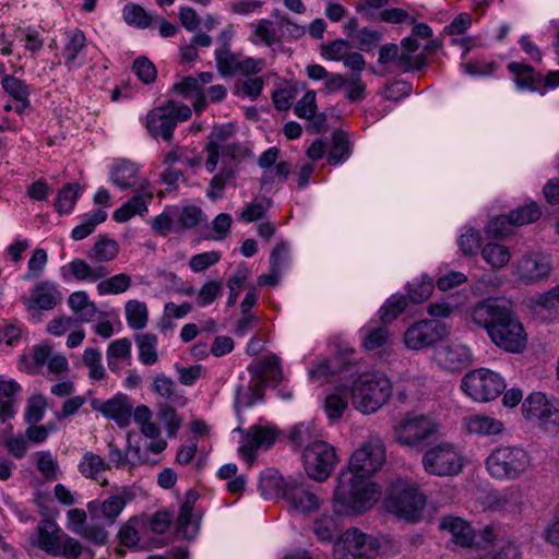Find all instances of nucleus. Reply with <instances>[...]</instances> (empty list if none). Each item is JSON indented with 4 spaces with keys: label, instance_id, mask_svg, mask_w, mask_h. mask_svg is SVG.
<instances>
[{
    "label": "nucleus",
    "instance_id": "nucleus-1",
    "mask_svg": "<svg viewBox=\"0 0 559 559\" xmlns=\"http://www.w3.org/2000/svg\"><path fill=\"white\" fill-rule=\"evenodd\" d=\"M472 322L487 331L491 342L510 353H521L526 346V333L515 312L497 299L476 304L471 311Z\"/></svg>",
    "mask_w": 559,
    "mask_h": 559
},
{
    "label": "nucleus",
    "instance_id": "nucleus-2",
    "mask_svg": "<svg viewBox=\"0 0 559 559\" xmlns=\"http://www.w3.org/2000/svg\"><path fill=\"white\" fill-rule=\"evenodd\" d=\"M348 522L349 474L348 469H342L331 499V514H323L312 523V532L319 542H334V559H349Z\"/></svg>",
    "mask_w": 559,
    "mask_h": 559
},
{
    "label": "nucleus",
    "instance_id": "nucleus-3",
    "mask_svg": "<svg viewBox=\"0 0 559 559\" xmlns=\"http://www.w3.org/2000/svg\"><path fill=\"white\" fill-rule=\"evenodd\" d=\"M392 383L380 371H364L355 377L352 373V403L362 414H372L391 397Z\"/></svg>",
    "mask_w": 559,
    "mask_h": 559
},
{
    "label": "nucleus",
    "instance_id": "nucleus-4",
    "mask_svg": "<svg viewBox=\"0 0 559 559\" xmlns=\"http://www.w3.org/2000/svg\"><path fill=\"white\" fill-rule=\"evenodd\" d=\"M440 429V424L425 414L408 413L393 426L394 440L402 447L423 450Z\"/></svg>",
    "mask_w": 559,
    "mask_h": 559
},
{
    "label": "nucleus",
    "instance_id": "nucleus-5",
    "mask_svg": "<svg viewBox=\"0 0 559 559\" xmlns=\"http://www.w3.org/2000/svg\"><path fill=\"white\" fill-rule=\"evenodd\" d=\"M531 466L528 453L520 447H500L486 459L489 475L499 480L519 479Z\"/></svg>",
    "mask_w": 559,
    "mask_h": 559
},
{
    "label": "nucleus",
    "instance_id": "nucleus-6",
    "mask_svg": "<svg viewBox=\"0 0 559 559\" xmlns=\"http://www.w3.org/2000/svg\"><path fill=\"white\" fill-rule=\"evenodd\" d=\"M389 512L408 522H417L426 504V497L418 487L405 480L394 483L385 500Z\"/></svg>",
    "mask_w": 559,
    "mask_h": 559
},
{
    "label": "nucleus",
    "instance_id": "nucleus-7",
    "mask_svg": "<svg viewBox=\"0 0 559 559\" xmlns=\"http://www.w3.org/2000/svg\"><path fill=\"white\" fill-rule=\"evenodd\" d=\"M191 117L189 106L168 100L166 104L151 109L145 117V128L155 139L170 141L177 123L186 121Z\"/></svg>",
    "mask_w": 559,
    "mask_h": 559
},
{
    "label": "nucleus",
    "instance_id": "nucleus-8",
    "mask_svg": "<svg viewBox=\"0 0 559 559\" xmlns=\"http://www.w3.org/2000/svg\"><path fill=\"white\" fill-rule=\"evenodd\" d=\"M421 463L426 473L449 477L461 473L464 456L454 443L442 440L424 452Z\"/></svg>",
    "mask_w": 559,
    "mask_h": 559
},
{
    "label": "nucleus",
    "instance_id": "nucleus-9",
    "mask_svg": "<svg viewBox=\"0 0 559 559\" xmlns=\"http://www.w3.org/2000/svg\"><path fill=\"white\" fill-rule=\"evenodd\" d=\"M504 379L487 368L467 372L461 383L462 390L477 402H489L498 397L506 389Z\"/></svg>",
    "mask_w": 559,
    "mask_h": 559
},
{
    "label": "nucleus",
    "instance_id": "nucleus-10",
    "mask_svg": "<svg viewBox=\"0 0 559 559\" xmlns=\"http://www.w3.org/2000/svg\"><path fill=\"white\" fill-rule=\"evenodd\" d=\"M248 370L255 382L253 388H249L250 393H239L237 401L243 406H251L262 399V388L265 383H278L283 378L280 359L275 355L260 359L255 365L249 366Z\"/></svg>",
    "mask_w": 559,
    "mask_h": 559
},
{
    "label": "nucleus",
    "instance_id": "nucleus-11",
    "mask_svg": "<svg viewBox=\"0 0 559 559\" xmlns=\"http://www.w3.org/2000/svg\"><path fill=\"white\" fill-rule=\"evenodd\" d=\"M522 413L525 419L537 421L545 430L559 432V400L534 392L524 400Z\"/></svg>",
    "mask_w": 559,
    "mask_h": 559
},
{
    "label": "nucleus",
    "instance_id": "nucleus-12",
    "mask_svg": "<svg viewBox=\"0 0 559 559\" xmlns=\"http://www.w3.org/2000/svg\"><path fill=\"white\" fill-rule=\"evenodd\" d=\"M386 461V451L382 439L370 436L354 453H352V475L372 477Z\"/></svg>",
    "mask_w": 559,
    "mask_h": 559
},
{
    "label": "nucleus",
    "instance_id": "nucleus-13",
    "mask_svg": "<svg viewBox=\"0 0 559 559\" xmlns=\"http://www.w3.org/2000/svg\"><path fill=\"white\" fill-rule=\"evenodd\" d=\"M302 460L307 475L317 481H324L334 469L337 456L331 444L316 440L304 450Z\"/></svg>",
    "mask_w": 559,
    "mask_h": 559
},
{
    "label": "nucleus",
    "instance_id": "nucleus-14",
    "mask_svg": "<svg viewBox=\"0 0 559 559\" xmlns=\"http://www.w3.org/2000/svg\"><path fill=\"white\" fill-rule=\"evenodd\" d=\"M134 498L128 487L118 488L114 493L103 501L93 500L87 503V512L92 520L104 531L115 524L122 510Z\"/></svg>",
    "mask_w": 559,
    "mask_h": 559
},
{
    "label": "nucleus",
    "instance_id": "nucleus-15",
    "mask_svg": "<svg viewBox=\"0 0 559 559\" xmlns=\"http://www.w3.org/2000/svg\"><path fill=\"white\" fill-rule=\"evenodd\" d=\"M449 334L448 325L437 319L414 322L404 333V344L408 349L421 350L432 346Z\"/></svg>",
    "mask_w": 559,
    "mask_h": 559
},
{
    "label": "nucleus",
    "instance_id": "nucleus-16",
    "mask_svg": "<svg viewBox=\"0 0 559 559\" xmlns=\"http://www.w3.org/2000/svg\"><path fill=\"white\" fill-rule=\"evenodd\" d=\"M285 501L294 511L309 515L321 508L322 500L302 477H288Z\"/></svg>",
    "mask_w": 559,
    "mask_h": 559
},
{
    "label": "nucleus",
    "instance_id": "nucleus-17",
    "mask_svg": "<svg viewBox=\"0 0 559 559\" xmlns=\"http://www.w3.org/2000/svg\"><path fill=\"white\" fill-rule=\"evenodd\" d=\"M23 305L29 311H49L62 301V293L57 283L50 280L37 282L28 296L22 298Z\"/></svg>",
    "mask_w": 559,
    "mask_h": 559
},
{
    "label": "nucleus",
    "instance_id": "nucleus-18",
    "mask_svg": "<svg viewBox=\"0 0 559 559\" xmlns=\"http://www.w3.org/2000/svg\"><path fill=\"white\" fill-rule=\"evenodd\" d=\"M239 447L240 455L248 462L254 459V451L258 449H269L277 438V430L274 426L253 425L249 429L242 431Z\"/></svg>",
    "mask_w": 559,
    "mask_h": 559
},
{
    "label": "nucleus",
    "instance_id": "nucleus-19",
    "mask_svg": "<svg viewBox=\"0 0 559 559\" xmlns=\"http://www.w3.org/2000/svg\"><path fill=\"white\" fill-rule=\"evenodd\" d=\"M432 359L440 368L457 372L473 362V354L466 345L452 342L437 347Z\"/></svg>",
    "mask_w": 559,
    "mask_h": 559
},
{
    "label": "nucleus",
    "instance_id": "nucleus-20",
    "mask_svg": "<svg viewBox=\"0 0 559 559\" xmlns=\"http://www.w3.org/2000/svg\"><path fill=\"white\" fill-rule=\"evenodd\" d=\"M552 270L551 260L542 253L523 255L516 263V276L524 284H535L547 278Z\"/></svg>",
    "mask_w": 559,
    "mask_h": 559
},
{
    "label": "nucleus",
    "instance_id": "nucleus-21",
    "mask_svg": "<svg viewBox=\"0 0 559 559\" xmlns=\"http://www.w3.org/2000/svg\"><path fill=\"white\" fill-rule=\"evenodd\" d=\"M380 497V487L371 480V477L352 475V514L370 510Z\"/></svg>",
    "mask_w": 559,
    "mask_h": 559
},
{
    "label": "nucleus",
    "instance_id": "nucleus-22",
    "mask_svg": "<svg viewBox=\"0 0 559 559\" xmlns=\"http://www.w3.org/2000/svg\"><path fill=\"white\" fill-rule=\"evenodd\" d=\"M135 194L117 209L112 218L118 223H126L135 215L143 216L147 213V204L153 200V190L147 180H142Z\"/></svg>",
    "mask_w": 559,
    "mask_h": 559
},
{
    "label": "nucleus",
    "instance_id": "nucleus-23",
    "mask_svg": "<svg viewBox=\"0 0 559 559\" xmlns=\"http://www.w3.org/2000/svg\"><path fill=\"white\" fill-rule=\"evenodd\" d=\"M87 513L82 509H71L67 512L71 531L94 544H105L108 538V532L104 531L103 526H98L91 516L87 521Z\"/></svg>",
    "mask_w": 559,
    "mask_h": 559
},
{
    "label": "nucleus",
    "instance_id": "nucleus-24",
    "mask_svg": "<svg viewBox=\"0 0 559 559\" xmlns=\"http://www.w3.org/2000/svg\"><path fill=\"white\" fill-rule=\"evenodd\" d=\"M478 547L492 545L491 549L479 557V559H519L520 551L515 544L509 540H497L493 527L486 526L479 534L476 542Z\"/></svg>",
    "mask_w": 559,
    "mask_h": 559
},
{
    "label": "nucleus",
    "instance_id": "nucleus-25",
    "mask_svg": "<svg viewBox=\"0 0 559 559\" xmlns=\"http://www.w3.org/2000/svg\"><path fill=\"white\" fill-rule=\"evenodd\" d=\"M62 531L50 520H41L36 528V535L32 538L35 546L51 556H60L59 543Z\"/></svg>",
    "mask_w": 559,
    "mask_h": 559
},
{
    "label": "nucleus",
    "instance_id": "nucleus-26",
    "mask_svg": "<svg viewBox=\"0 0 559 559\" xmlns=\"http://www.w3.org/2000/svg\"><path fill=\"white\" fill-rule=\"evenodd\" d=\"M132 435L129 432L127 436L128 441V453L119 449L112 442L108 443V463L112 464L116 468L131 467L135 464L147 463L148 456L146 453H142L139 445L131 444Z\"/></svg>",
    "mask_w": 559,
    "mask_h": 559
},
{
    "label": "nucleus",
    "instance_id": "nucleus-27",
    "mask_svg": "<svg viewBox=\"0 0 559 559\" xmlns=\"http://www.w3.org/2000/svg\"><path fill=\"white\" fill-rule=\"evenodd\" d=\"M94 409L115 420L120 427H127L130 424L132 405L124 395H116L106 402H95Z\"/></svg>",
    "mask_w": 559,
    "mask_h": 559
},
{
    "label": "nucleus",
    "instance_id": "nucleus-28",
    "mask_svg": "<svg viewBox=\"0 0 559 559\" xmlns=\"http://www.w3.org/2000/svg\"><path fill=\"white\" fill-rule=\"evenodd\" d=\"M86 38L82 31L67 33V43L62 50L64 64L69 70L81 68L85 63Z\"/></svg>",
    "mask_w": 559,
    "mask_h": 559
},
{
    "label": "nucleus",
    "instance_id": "nucleus-29",
    "mask_svg": "<svg viewBox=\"0 0 559 559\" xmlns=\"http://www.w3.org/2000/svg\"><path fill=\"white\" fill-rule=\"evenodd\" d=\"M230 29L223 31L219 36L221 46L215 50V61L218 72L223 76L238 74L241 57L229 49L228 40L231 38Z\"/></svg>",
    "mask_w": 559,
    "mask_h": 559
},
{
    "label": "nucleus",
    "instance_id": "nucleus-30",
    "mask_svg": "<svg viewBox=\"0 0 559 559\" xmlns=\"http://www.w3.org/2000/svg\"><path fill=\"white\" fill-rule=\"evenodd\" d=\"M440 530L451 535V540L461 547H471L475 540V532L471 524L461 518L444 516L439 524Z\"/></svg>",
    "mask_w": 559,
    "mask_h": 559
},
{
    "label": "nucleus",
    "instance_id": "nucleus-31",
    "mask_svg": "<svg viewBox=\"0 0 559 559\" xmlns=\"http://www.w3.org/2000/svg\"><path fill=\"white\" fill-rule=\"evenodd\" d=\"M68 270L75 280L80 282L96 283L109 274V270L104 265H91L83 259H73L66 266L61 267L62 277L66 278Z\"/></svg>",
    "mask_w": 559,
    "mask_h": 559
},
{
    "label": "nucleus",
    "instance_id": "nucleus-32",
    "mask_svg": "<svg viewBox=\"0 0 559 559\" xmlns=\"http://www.w3.org/2000/svg\"><path fill=\"white\" fill-rule=\"evenodd\" d=\"M508 70L514 75V82L519 90L540 92L543 76L532 66L520 62H510Z\"/></svg>",
    "mask_w": 559,
    "mask_h": 559
},
{
    "label": "nucleus",
    "instance_id": "nucleus-33",
    "mask_svg": "<svg viewBox=\"0 0 559 559\" xmlns=\"http://www.w3.org/2000/svg\"><path fill=\"white\" fill-rule=\"evenodd\" d=\"M349 364V354L347 349L335 352L334 356L326 362L320 364L309 371L313 381L325 380L346 369Z\"/></svg>",
    "mask_w": 559,
    "mask_h": 559
},
{
    "label": "nucleus",
    "instance_id": "nucleus-34",
    "mask_svg": "<svg viewBox=\"0 0 559 559\" xmlns=\"http://www.w3.org/2000/svg\"><path fill=\"white\" fill-rule=\"evenodd\" d=\"M380 544L376 537L352 527V559H376Z\"/></svg>",
    "mask_w": 559,
    "mask_h": 559
},
{
    "label": "nucleus",
    "instance_id": "nucleus-35",
    "mask_svg": "<svg viewBox=\"0 0 559 559\" xmlns=\"http://www.w3.org/2000/svg\"><path fill=\"white\" fill-rule=\"evenodd\" d=\"M131 341L127 337L112 341L106 352L107 365L112 372H120L131 361Z\"/></svg>",
    "mask_w": 559,
    "mask_h": 559
},
{
    "label": "nucleus",
    "instance_id": "nucleus-36",
    "mask_svg": "<svg viewBox=\"0 0 559 559\" xmlns=\"http://www.w3.org/2000/svg\"><path fill=\"white\" fill-rule=\"evenodd\" d=\"M20 392L21 385L16 381L0 377V420L2 423L15 416V396Z\"/></svg>",
    "mask_w": 559,
    "mask_h": 559
},
{
    "label": "nucleus",
    "instance_id": "nucleus-37",
    "mask_svg": "<svg viewBox=\"0 0 559 559\" xmlns=\"http://www.w3.org/2000/svg\"><path fill=\"white\" fill-rule=\"evenodd\" d=\"M138 348V359L144 366H153L158 362V338L151 332L134 335Z\"/></svg>",
    "mask_w": 559,
    "mask_h": 559
},
{
    "label": "nucleus",
    "instance_id": "nucleus-38",
    "mask_svg": "<svg viewBox=\"0 0 559 559\" xmlns=\"http://www.w3.org/2000/svg\"><path fill=\"white\" fill-rule=\"evenodd\" d=\"M110 179L114 185L120 189H136L143 180L138 176V168L134 164L121 160L115 164L110 173Z\"/></svg>",
    "mask_w": 559,
    "mask_h": 559
},
{
    "label": "nucleus",
    "instance_id": "nucleus-39",
    "mask_svg": "<svg viewBox=\"0 0 559 559\" xmlns=\"http://www.w3.org/2000/svg\"><path fill=\"white\" fill-rule=\"evenodd\" d=\"M287 479H285L277 471L266 469L261 474L259 489L265 499L282 497L285 499Z\"/></svg>",
    "mask_w": 559,
    "mask_h": 559
},
{
    "label": "nucleus",
    "instance_id": "nucleus-40",
    "mask_svg": "<svg viewBox=\"0 0 559 559\" xmlns=\"http://www.w3.org/2000/svg\"><path fill=\"white\" fill-rule=\"evenodd\" d=\"M463 426L469 433L490 436L502 431L503 424L486 415H472L463 418Z\"/></svg>",
    "mask_w": 559,
    "mask_h": 559
},
{
    "label": "nucleus",
    "instance_id": "nucleus-41",
    "mask_svg": "<svg viewBox=\"0 0 559 559\" xmlns=\"http://www.w3.org/2000/svg\"><path fill=\"white\" fill-rule=\"evenodd\" d=\"M174 91L178 94L183 95L186 98L194 97L193 108L195 112H201L206 107V98L204 91L199 83V80L192 76L181 79L179 82L174 84Z\"/></svg>",
    "mask_w": 559,
    "mask_h": 559
},
{
    "label": "nucleus",
    "instance_id": "nucleus-42",
    "mask_svg": "<svg viewBox=\"0 0 559 559\" xmlns=\"http://www.w3.org/2000/svg\"><path fill=\"white\" fill-rule=\"evenodd\" d=\"M78 469L83 477L98 480L106 471L110 469V465L100 455L86 451L79 462Z\"/></svg>",
    "mask_w": 559,
    "mask_h": 559
},
{
    "label": "nucleus",
    "instance_id": "nucleus-43",
    "mask_svg": "<svg viewBox=\"0 0 559 559\" xmlns=\"http://www.w3.org/2000/svg\"><path fill=\"white\" fill-rule=\"evenodd\" d=\"M68 305L80 322H91L96 317L97 308L83 290L72 293L68 299Z\"/></svg>",
    "mask_w": 559,
    "mask_h": 559
},
{
    "label": "nucleus",
    "instance_id": "nucleus-44",
    "mask_svg": "<svg viewBox=\"0 0 559 559\" xmlns=\"http://www.w3.org/2000/svg\"><path fill=\"white\" fill-rule=\"evenodd\" d=\"M251 27L253 31L250 40L255 45L263 44L272 47L281 41V36L271 20L260 19L252 23Z\"/></svg>",
    "mask_w": 559,
    "mask_h": 559
},
{
    "label": "nucleus",
    "instance_id": "nucleus-45",
    "mask_svg": "<svg viewBox=\"0 0 559 559\" xmlns=\"http://www.w3.org/2000/svg\"><path fill=\"white\" fill-rule=\"evenodd\" d=\"M82 194V187L76 182L64 185L57 193L53 206L60 214H70Z\"/></svg>",
    "mask_w": 559,
    "mask_h": 559
},
{
    "label": "nucleus",
    "instance_id": "nucleus-46",
    "mask_svg": "<svg viewBox=\"0 0 559 559\" xmlns=\"http://www.w3.org/2000/svg\"><path fill=\"white\" fill-rule=\"evenodd\" d=\"M289 440L304 450L320 439L319 430L313 421H302L293 426L288 432Z\"/></svg>",
    "mask_w": 559,
    "mask_h": 559
},
{
    "label": "nucleus",
    "instance_id": "nucleus-47",
    "mask_svg": "<svg viewBox=\"0 0 559 559\" xmlns=\"http://www.w3.org/2000/svg\"><path fill=\"white\" fill-rule=\"evenodd\" d=\"M107 218V212L102 209L94 210L86 213L81 223L75 226L71 231V237L75 241H80L88 237L97 225L105 222Z\"/></svg>",
    "mask_w": 559,
    "mask_h": 559
},
{
    "label": "nucleus",
    "instance_id": "nucleus-48",
    "mask_svg": "<svg viewBox=\"0 0 559 559\" xmlns=\"http://www.w3.org/2000/svg\"><path fill=\"white\" fill-rule=\"evenodd\" d=\"M124 314L128 325L132 330H143L148 322L147 306L143 301L129 300L124 306Z\"/></svg>",
    "mask_w": 559,
    "mask_h": 559
},
{
    "label": "nucleus",
    "instance_id": "nucleus-49",
    "mask_svg": "<svg viewBox=\"0 0 559 559\" xmlns=\"http://www.w3.org/2000/svg\"><path fill=\"white\" fill-rule=\"evenodd\" d=\"M521 496L518 489L495 491L489 496V506L497 511H515L520 504Z\"/></svg>",
    "mask_w": 559,
    "mask_h": 559
},
{
    "label": "nucleus",
    "instance_id": "nucleus-50",
    "mask_svg": "<svg viewBox=\"0 0 559 559\" xmlns=\"http://www.w3.org/2000/svg\"><path fill=\"white\" fill-rule=\"evenodd\" d=\"M131 287V277L126 273H119L108 278L99 280L97 284V293L104 295H119L127 292Z\"/></svg>",
    "mask_w": 559,
    "mask_h": 559
},
{
    "label": "nucleus",
    "instance_id": "nucleus-51",
    "mask_svg": "<svg viewBox=\"0 0 559 559\" xmlns=\"http://www.w3.org/2000/svg\"><path fill=\"white\" fill-rule=\"evenodd\" d=\"M153 391L170 403L185 404V397L177 391L176 383L163 373L154 378Z\"/></svg>",
    "mask_w": 559,
    "mask_h": 559
},
{
    "label": "nucleus",
    "instance_id": "nucleus-52",
    "mask_svg": "<svg viewBox=\"0 0 559 559\" xmlns=\"http://www.w3.org/2000/svg\"><path fill=\"white\" fill-rule=\"evenodd\" d=\"M382 40V34L379 31L367 27L352 32V48H358L361 51L369 52L373 50Z\"/></svg>",
    "mask_w": 559,
    "mask_h": 559
},
{
    "label": "nucleus",
    "instance_id": "nucleus-53",
    "mask_svg": "<svg viewBox=\"0 0 559 559\" xmlns=\"http://www.w3.org/2000/svg\"><path fill=\"white\" fill-rule=\"evenodd\" d=\"M118 252L119 246L117 241L108 238H100L88 251L87 257L97 262H109L117 257Z\"/></svg>",
    "mask_w": 559,
    "mask_h": 559
},
{
    "label": "nucleus",
    "instance_id": "nucleus-54",
    "mask_svg": "<svg viewBox=\"0 0 559 559\" xmlns=\"http://www.w3.org/2000/svg\"><path fill=\"white\" fill-rule=\"evenodd\" d=\"M481 257L491 267L501 269L509 263L511 253L502 245L487 243L481 250Z\"/></svg>",
    "mask_w": 559,
    "mask_h": 559
},
{
    "label": "nucleus",
    "instance_id": "nucleus-55",
    "mask_svg": "<svg viewBox=\"0 0 559 559\" xmlns=\"http://www.w3.org/2000/svg\"><path fill=\"white\" fill-rule=\"evenodd\" d=\"M48 262L46 250L37 248L33 250L32 255L27 262V271L22 275V280L32 282L43 276Z\"/></svg>",
    "mask_w": 559,
    "mask_h": 559
},
{
    "label": "nucleus",
    "instance_id": "nucleus-56",
    "mask_svg": "<svg viewBox=\"0 0 559 559\" xmlns=\"http://www.w3.org/2000/svg\"><path fill=\"white\" fill-rule=\"evenodd\" d=\"M82 360L84 366L88 368V377L92 380L99 381L106 376V370L102 364V353L94 347L85 348Z\"/></svg>",
    "mask_w": 559,
    "mask_h": 559
},
{
    "label": "nucleus",
    "instance_id": "nucleus-57",
    "mask_svg": "<svg viewBox=\"0 0 559 559\" xmlns=\"http://www.w3.org/2000/svg\"><path fill=\"white\" fill-rule=\"evenodd\" d=\"M231 134L233 130L229 127L215 128L211 132L209 144L222 148L223 155H227L230 156V158H234L238 151V146L236 144L227 143Z\"/></svg>",
    "mask_w": 559,
    "mask_h": 559
},
{
    "label": "nucleus",
    "instance_id": "nucleus-58",
    "mask_svg": "<svg viewBox=\"0 0 559 559\" xmlns=\"http://www.w3.org/2000/svg\"><path fill=\"white\" fill-rule=\"evenodd\" d=\"M348 392L344 386L337 388L325 400V412L329 418L338 419L347 407Z\"/></svg>",
    "mask_w": 559,
    "mask_h": 559
},
{
    "label": "nucleus",
    "instance_id": "nucleus-59",
    "mask_svg": "<svg viewBox=\"0 0 559 559\" xmlns=\"http://www.w3.org/2000/svg\"><path fill=\"white\" fill-rule=\"evenodd\" d=\"M15 38L23 43L24 49L35 58L44 46V39L39 33L33 27L22 28L15 31Z\"/></svg>",
    "mask_w": 559,
    "mask_h": 559
},
{
    "label": "nucleus",
    "instance_id": "nucleus-60",
    "mask_svg": "<svg viewBox=\"0 0 559 559\" xmlns=\"http://www.w3.org/2000/svg\"><path fill=\"white\" fill-rule=\"evenodd\" d=\"M0 82L3 91L14 100H25V98L29 97V85L19 78L13 75H3Z\"/></svg>",
    "mask_w": 559,
    "mask_h": 559
},
{
    "label": "nucleus",
    "instance_id": "nucleus-61",
    "mask_svg": "<svg viewBox=\"0 0 559 559\" xmlns=\"http://www.w3.org/2000/svg\"><path fill=\"white\" fill-rule=\"evenodd\" d=\"M391 334L384 326L368 330L362 337V346L366 350H379L390 343Z\"/></svg>",
    "mask_w": 559,
    "mask_h": 559
},
{
    "label": "nucleus",
    "instance_id": "nucleus-62",
    "mask_svg": "<svg viewBox=\"0 0 559 559\" xmlns=\"http://www.w3.org/2000/svg\"><path fill=\"white\" fill-rule=\"evenodd\" d=\"M321 55L330 60L343 61L349 66V43L343 39H336L321 47Z\"/></svg>",
    "mask_w": 559,
    "mask_h": 559
},
{
    "label": "nucleus",
    "instance_id": "nucleus-63",
    "mask_svg": "<svg viewBox=\"0 0 559 559\" xmlns=\"http://www.w3.org/2000/svg\"><path fill=\"white\" fill-rule=\"evenodd\" d=\"M542 215L539 206L532 202L512 211L509 215L513 226H522L537 221Z\"/></svg>",
    "mask_w": 559,
    "mask_h": 559
},
{
    "label": "nucleus",
    "instance_id": "nucleus-64",
    "mask_svg": "<svg viewBox=\"0 0 559 559\" xmlns=\"http://www.w3.org/2000/svg\"><path fill=\"white\" fill-rule=\"evenodd\" d=\"M407 301L405 296L393 295L381 307L379 313L383 323H390L397 318L406 308Z\"/></svg>",
    "mask_w": 559,
    "mask_h": 559
}]
</instances>
